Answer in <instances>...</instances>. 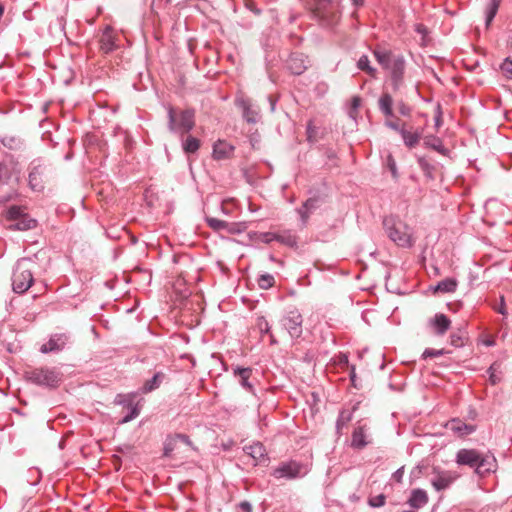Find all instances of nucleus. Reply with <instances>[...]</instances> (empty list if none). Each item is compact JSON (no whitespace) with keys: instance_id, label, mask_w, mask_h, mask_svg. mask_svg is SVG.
I'll return each instance as SVG.
<instances>
[{"instance_id":"nucleus-7","label":"nucleus","mask_w":512,"mask_h":512,"mask_svg":"<svg viewBox=\"0 0 512 512\" xmlns=\"http://www.w3.org/2000/svg\"><path fill=\"white\" fill-rule=\"evenodd\" d=\"M61 373L56 368L40 367L26 372L30 382L48 388H56L61 382Z\"/></svg>"},{"instance_id":"nucleus-57","label":"nucleus","mask_w":512,"mask_h":512,"mask_svg":"<svg viewBox=\"0 0 512 512\" xmlns=\"http://www.w3.org/2000/svg\"><path fill=\"white\" fill-rule=\"evenodd\" d=\"M276 235H277V233H265L263 235V241L265 243H270L274 240L276 241Z\"/></svg>"},{"instance_id":"nucleus-10","label":"nucleus","mask_w":512,"mask_h":512,"mask_svg":"<svg viewBox=\"0 0 512 512\" xmlns=\"http://www.w3.org/2000/svg\"><path fill=\"white\" fill-rule=\"evenodd\" d=\"M307 473L308 467L306 465L297 461H289L281 463L277 468H275L273 471V476L277 479H295L298 477H303Z\"/></svg>"},{"instance_id":"nucleus-16","label":"nucleus","mask_w":512,"mask_h":512,"mask_svg":"<svg viewBox=\"0 0 512 512\" xmlns=\"http://www.w3.org/2000/svg\"><path fill=\"white\" fill-rule=\"evenodd\" d=\"M244 451L247 455L255 460V464H261L268 461V456L264 445L260 442H255L251 445H246Z\"/></svg>"},{"instance_id":"nucleus-44","label":"nucleus","mask_w":512,"mask_h":512,"mask_svg":"<svg viewBox=\"0 0 512 512\" xmlns=\"http://www.w3.org/2000/svg\"><path fill=\"white\" fill-rule=\"evenodd\" d=\"M448 353L445 349H432V348H427L424 350L423 354H422V359H427V358H432V357H439V356H442L444 354Z\"/></svg>"},{"instance_id":"nucleus-12","label":"nucleus","mask_w":512,"mask_h":512,"mask_svg":"<svg viewBox=\"0 0 512 512\" xmlns=\"http://www.w3.org/2000/svg\"><path fill=\"white\" fill-rule=\"evenodd\" d=\"M435 476L431 479V485L436 491H443L448 489L453 482L458 478L456 472L433 469Z\"/></svg>"},{"instance_id":"nucleus-60","label":"nucleus","mask_w":512,"mask_h":512,"mask_svg":"<svg viewBox=\"0 0 512 512\" xmlns=\"http://www.w3.org/2000/svg\"><path fill=\"white\" fill-rule=\"evenodd\" d=\"M415 31L418 32V33H425L426 28L422 24H417L416 28H415Z\"/></svg>"},{"instance_id":"nucleus-56","label":"nucleus","mask_w":512,"mask_h":512,"mask_svg":"<svg viewBox=\"0 0 512 512\" xmlns=\"http://www.w3.org/2000/svg\"><path fill=\"white\" fill-rule=\"evenodd\" d=\"M239 508L243 512H252V505L248 501H242L239 504Z\"/></svg>"},{"instance_id":"nucleus-55","label":"nucleus","mask_w":512,"mask_h":512,"mask_svg":"<svg viewBox=\"0 0 512 512\" xmlns=\"http://www.w3.org/2000/svg\"><path fill=\"white\" fill-rule=\"evenodd\" d=\"M175 438H177V441H181L186 445L190 446L192 444L190 438L185 434H175Z\"/></svg>"},{"instance_id":"nucleus-42","label":"nucleus","mask_w":512,"mask_h":512,"mask_svg":"<svg viewBox=\"0 0 512 512\" xmlns=\"http://www.w3.org/2000/svg\"><path fill=\"white\" fill-rule=\"evenodd\" d=\"M128 408H129V413L122 418L120 423L130 422L133 419H135L136 417H138V415L140 414V408H139L138 404H132Z\"/></svg>"},{"instance_id":"nucleus-6","label":"nucleus","mask_w":512,"mask_h":512,"mask_svg":"<svg viewBox=\"0 0 512 512\" xmlns=\"http://www.w3.org/2000/svg\"><path fill=\"white\" fill-rule=\"evenodd\" d=\"M25 210V207L18 205H12L7 209L5 218L13 222L9 225L10 230L27 231L36 228L37 220L29 216Z\"/></svg>"},{"instance_id":"nucleus-38","label":"nucleus","mask_w":512,"mask_h":512,"mask_svg":"<svg viewBox=\"0 0 512 512\" xmlns=\"http://www.w3.org/2000/svg\"><path fill=\"white\" fill-rule=\"evenodd\" d=\"M0 142L9 149H17L21 145L20 138L13 136V135H5L3 137H0Z\"/></svg>"},{"instance_id":"nucleus-1","label":"nucleus","mask_w":512,"mask_h":512,"mask_svg":"<svg viewBox=\"0 0 512 512\" xmlns=\"http://www.w3.org/2000/svg\"><path fill=\"white\" fill-rule=\"evenodd\" d=\"M455 462L459 466H468L480 478H484L497 469V460L489 452H481L477 449L462 448L457 451Z\"/></svg>"},{"instance_id":"nucleus-52","label":"nucleus","mask_w":512,"mask_h":512,"mask_svg":"<svg viewBox=\"0 0 512 512\" xmlns=\"http://www.w3.org/2000/svg\"><path fill=\"white\" fill-rule=\"evenodd\" d=\"M494 310L497 311L498 313H500L503 316L507 315V309H506V304H505L504 296L500 297V303H499L498 306H494Z\"/></svg>"},{"instance_id":"nucleus-40","label":"nucleus","mask_w":512,"mask_h":512,"mask_svg":"<svg viewBox=\"0 0 512 512\" xmlns=\"http://www.w3.org/2000/svg\"><path fill=\"white\" fill-rule=\"evenodd\" d=\"M257 326L262 334H270L271 337V344H276L277 341L273 337V335L270 332V325L269 322L266 320L265 317L261 316L257 319Z\"/></svg>"},{"instance_id":"nucleus-64","label":"nucleus","mask_w":512,"mask_h":512,"mask_svg":"<svg viewBox=\"0 0 512 512\" xmlns=\"http://www.w3.org/2000/svg\"><path fill=\"white\" fill-rule=\"evenodd\" d=\"M508 47L512 52V34L509 36V39H508Z\"/></svg>"},{"instance_id":"nucleus-18","label":"nucleus","mask_w":512,"mask_h":512,"mask_svg":"<svg viewBox=\"0 0 512 512\" xmlns=\"http://www.w3.org/2000/svg\"><path fill=\"white\" fill-rule=\"evenodd\" d=\"M373 55L379 65H381L383 69L387 70L390 66H392V63H394V60L398 54H394L391 50L385 49L383 47H376L373 50Z\"/></svg>"},{"instance_id":"nucleus-62","label":"nucleus","mask_w":512,"mask_h":512,"mask_svg":"<svg viewBox=\"0 0 512 512\" xmlns=\"http://www.w3.org/2000/svg\"><path fill=\"white\" fill-rule=\"evenodd\" d=\"M441 124H442L441 114L439 113V114L435 117V125H436L437 127H439Z\"/></svg>"},{"instance_id":"nucleus-5","label":"nucleus","mask_w":512,"mask_h":512,"mask_svg":"<svg viewBox=\"0 0 512 512\" xmlns=\"http://www.w3.org/2000/svg\"><path fill=\"white\" fill-rule=\"evenodd\" d=\"M340 0H311L312 11L322 26L332 28L340 18Z\"/></svg>"},{"instance_id":"nucleus-23","label":"nucleus","mask_w":512,"mask_h":512,"mask_svg":"<svg viewBox=\"0 0 512 512\" xmlns=\"http://www.w3.org/2000/svg\"><path fill=\"white\" fill-rule=\"evenodd\" d=\"M234 376L238 377L240 385L247 391L254 394V386L250 382L252 375V368L250 367H236L233 371Z\"/></svg>"},{"instance_id":"nucleus-27","label":"nucleus","mask_w":512,"mask_h":512,"mask_svg":"<svg viewBox=\"0 0 512 512\" xmlns=\"http://www.w3.org/2000/svg\"><path fill=\"white\" fill-rule=\"evenodd\" d=\"M392 106H393L392 96L389 93H383L378 100L379 110L386 117H393L394 113H393Z\"/></svg>"},{"instance_id":"nucleus-50","label":"nucleus","mask_w":512,"mask_h":512,"mask_svg":"<svg viewBox=\"0 0 512 512\" xmlns=\"http://www.w3.org/2000/svg\"><path fill=\"white\" fill-rule=\"evenodd\" d=\"M385 504V496L380 494L369 499V505L375 508L381 507Z\"/></svg>"},{"instance_id":"nucleus-61","label":"nucleus","mask_w":512,"mask_h":512,"mask_svg":"<svg viewBox=\"0 0 512 512\" xmlns=\"http://www.w3.org/2000/svg\"><path fill=\"white\" fill-rule=\"evenodd\" d=\"M351 1H352V4H353L356 8H358V7L363 6V4H364V1H365V0H351Z\"/></svg>"},{"instance_id":"nucleus-33","label":"nucleus","mask_w":512,"mask_h":512,"mask_svg":"<svg viewBox=\"0 0 512 512\" xmlns=\"http://www.w3.org/2000/svg\"><path fill=\"white\" fill-rule=\"evenodd\" d=\"M200 148V140L193 137L188 136L185 140L182 141V149L186 154H194Z\"/></svg>"},{"instance_id":"nucleus-54","label":"nucleus","mask_w":512,"mask_h":512,"mask_svg":"<svg viewBox=\"0 0 512 512\" xmlns=\"http://www.w3.org/2000/svg\"><path fill=\"white\" fill-rule=\"evenodd\" d=\"M403 475H404V467H400L399 469H397L393 475H392V479L398 483H400L403 479Z\"/></svg>"},{"instance_id":"nucleus-22","label":"nucleus","mask_w":512,"mask_h":512,"mask_svg":"<svg viewBox=\"0 0 512 512\" xmlns=\"http://www.w3.org/2000/svg\"><path fill=\"white\" fill-rule=\"evenodd\" d=\"M100 49L103 53L108 54L115 50V36L113 29L110 26H106L100 38Z\"/></svg>"},{"instance_id":"nucleus-41","label":"nucleus","mask_w":512,"mask_h":512,"mask_svg":"<svg viewBox=\"0 0 512 512\" xmlns=\"http://www.w3.org/2000/svg\"><path fill=\"white\" fill-rule=\"evenodd\" d=\"M206 222H207L208 226L215 231L224 230L228 227V223L226 221H223V220H220L217 218H213V217L206 218Z\"/></svg>"},{"instance_id":"nucleus-3","label":"nucleus","mask_w":512,"mask_h":512,"mask_svg":"<svg viewBox=\"0 0 512 512\" xmlns=\"http://www.w3.org/2000/svg\"><path fill=\"white\" fill-rule=\"evenodd\" d=\"M35 261L31 258L19 259L12 273V289L17 294L25 293L34 283Z\"/></svg>"},{"instance_id":"nucleus-15","label":"nucleus","mask_w":512,"mask_h":512,"mask_svg":"<svg viewBox=\"0 0 512 512\" xmlns=\"http://www.w3.org/2000/svg\"><path fill=\"white\" fill-rule=\"evenodd\" d=\"M286 66L294 75H301L307 69V59L302 53H291Z\"/></svg>"},{"instance_id":"nucleus-11","label":"nucleus","mask_w":512,"mask_h":512,"mask_svg":"<svg viewBox=\"0 0 512 512\" xmlns=\"http://www.w3.org/2000/svg\"><path fill=\"white\" fill-rule=\"evenodd\" d=\"M405 66L406 62L404 56L398 54L392 66L387 69L390 73L391 86L394 91H398L403 86Z\"/></svg>"},{"instance_id":"nucleus-24","label":"nucleus","mask_w":512,"mask_h":512,"mask_svg":"<svg viewBox=\"0 0 512 512\" xmlns=\"http://www.w3.org/2000/svg\"><path fill=\"white\" fill-rule=\"evenodd\" d=\"M233 151L234 147L225 141L219 140L213 145V157L216 160H224L230 158L233 154Z\"/></svg>"},{"instance_id":"nucleus-30","label":"nucleus","mask_w":512,"mask_h":512,"mask_svg":"<svg viewBox=\"0 0 512 512\" xmlns=\"http://www.w3.org/2000/svg\"><path fill=\"white\" fill-rule=\"evenodd\" d=\"M422 133L420 131H408L407 129L401 131V137L404 144L408 148H414L420 141Z\"/></svg>"},{"instance_id":"nucleus-28","label":"nucleus","mask_w":512,"mask_h":512,"mask_svg":"<svg viewBox=\"0 0 512 512\" xmlns=\"http://www.w3.org/2000/svg\"><path fill=\"white\" fill-rule=\"evenodd\" d=\"M487 373L489 375V382L492 385L500 383L503 375L502 363L499 361L493 362L488 368Z\"/></svg>"},{"instance_id":"nucleus-45","label":"nucleus","mask_w":512,"mask_h":512,"mask_svg":"<svg viewBox=\"0 0 512 512\" xmlns=\"http://www.w3.org/2000/svg\"><path fill=\"white\" fill-rule=\"evenodd\" d=\"M386 163H387L388 169L390 170V172L392 174L393 179L397 180L398 177H399L398 170H397V165H396L395 159L393 158V156L391 154H389L387 156Z\"/></svg>"},{"instance_id":"nucleus-51","label":"nucleus","mask_w":512,"mask_h":512,"mask_svg":"<svg viewBox=\"0 0 512 512\" xmlns=\"http://www.w3.org/2000/svg\"><path fill=\"white\" fill-rule=\"evenodd\" d=\"M397 108H398V111L399 113L402 115V116H409L411 114V107L408 106L406 103H404L403 101H399L397 103Z\"/></svg>"},{"instance_id":"nucleus-29","label":"nucleus","mask_w":512,"mask_h":512,"mask_svg":"<svg viewBox=\"0 0 512 512\" xmlns=\"http://www.w3.org/2000/svg\"><path fill=\"white\" fill-rule=\"evenodd\" d=\"M424 145L431 148L442 155H447L448 149L443 146L442 140L437 136H426L424 138Z\"/></svg>"},{"instance_id":"nucleus-46","label":"nucleus","mask_w":512,"mask_h":512,"mask_svg":"<svg viewBox=\"0 0 512 512\" xmlns=\"http://www.w3.org/2000/svg\"><path fill=\"white\" fill-rule=\"evenodd\" d=\"M133 399H134L133 395H122V394H118V395L116 396L115 402H116L117 404H121V405H123V406H125V407H129V406H131L132 404H134V403H133Z\"/></svg>"},{"instance_id":"nucleus-8","label":"nucleus","mask_w":512,"mask_h":512,"mask_svg":"<svg viewBox=\"0 0 512 512\" xmlns=\"http://www.w3.org/2000/svg\"><path fill=\"white\" fill-rule=\"evenodd\" d=\"M47 165L41 159L33 160L28 166V185L32 191L42 192L47 179Z\"/></svg>"},{"instance_id":"nucleus-59","label":"nucleus","mask_w":512,"mask_h":512,"mask_svg":"<svg viewBox=\"0 0 512 512\" xmlns=\"http://www.w3.org/2000/svg\"><path fill=\"white\" fill-rule=\"evenodd\" d=\"M360 104H361V99L359 97H357V96L353 97V99H352V107L354 109H357L360 106Z\"/></svg>"},{"instance_id":"nucleus-37","label":"nucleus","mask_w":512,"mask_h":512,"mask_svg":"<svg viewBox=\"0 0 512 512\" xmlns=\"http://www.w3.org/2000/svg\"><path fill=\"white\" fill-rule=\"evenodd\" d=\"M276 241H278L284 245H287L289 247H294L297 245V237L290 231H284L282 233H277Z\"/></svg>"},{"instance_id":"nucleus-63","label":"nucleus","mask_w":512,"mask_h":512,"mask_svg":"<svg viewBox=\"0 0 512 512\" xmlns=\"http://www.w3.org/2000/svg\"><path fill=\"white\" fill-rule=\"evenodd\" d=\"M355 377H356V374H355V368L352 367V370L350 372V378H351V381L354 382L355 380Z\"/></svg>"},{"instance_id":"nucleus-35","label":"nucleus","mask_w":512,"mask_h":512,"mask_svg":"<svg viewBox=\"0 0 512 512\" xmlns=\"http://www.w3.org/2000/svg\"><path fill=\"white\" fill-rule=\"evenodd\" d=\"M357 67L361 71L366 72L372 78H376V76H377V69L370 65V61H369V58H368L367 55H362L359 58V60L357 62Z\"/></svg>"},{"instance_id":"nucleus-43","label":"nucleus","mask_w":512,"mask_h":512,"mask_svg":"<svg viewBox=\"0 0 512 512\" xmlns=\"http://www.w3.org/2000/svg\"><path fill=\"white\" fill-rule=\"evenodd\" d=\"M258 284L262 289H268L274 285V277L270 274L261 275Z\"/></svg>"},{"instance_id":"nucleus-39","label":"nucleus","mask_w":512,"mask_h":512,"mask_svg":"<svg viewBox=\"0 0 512 512\" xmlns=\"http://www.w3.org/2000/svg\"><path fill=\"white\" fill-rule=\"evenodd\" d=\"M177 444V438L174 436H168L164 442L163 456L170 457L172 452L175 450Z\"/></svg>"},{"instance_id":"nucleus-47","label":"nucleus","mask_w":512,"mask_h":512,"mask_svg":"<svg viewBox=\"0 0 512 512\" xmlns=\"http://www.w3.org/2000/svg\"><path fill=\"white\" fill-rule=\"evenodd\" d=\"M501 71L507 78H512V60L507 57L500 66Z\"/></svg>"},{"instance_id":"nucleus-9","label":"nucleus","mask_w":512,"mask_h":512,"mask_svg":"<svg viewBox=\"0 0 512 512\" xmlns=\"http://www.w3.org/2000/svg\"><path fill=\"white\" fill-rule=\"evenodd\" d=\"M281 324L291 338L298 339L302 335L303 317L298 309L292 308L288 310L282 317Z\"/></svg>"},{"instance_id":"nucleus-17","label":"nucleus","mask_w":512,"mask_h":512,"mask_svg":"<svg viewBox=\"0 0 512 512\" xmlns=\"http://www.w3.org/2000/svg\"><path fill=\"white\" fill-rule=\"evenodd\" d=\"M369 443L366 425L356 427L352 433L351 447L361 450Z\"/></svg>"},{"instance_id":"nucleus-48","label":"nucleus","mask_w":512,"mask_h":512,"mask_svg":"<svg viewBox=\"0 0 512 512\" xmlns=\"http://www.w3.org/2000/svg\"><path fill=\"white\" fill-rule=\"evenodd\" d=\"M306 134H307V140L309 142L316 141V127L313 125L312 121H309L307 123Z\"/></svg>"},{"instance_id":"nucleus-19","label":"nucleus","mask_w":512,"mask_h":512,"mask_svg":"<svg viewBox=\"0 0 512 512\" xmlns=\"http://www.w3.org/2000/svg\"><path fill=\"white\" fill-rule=\"evenodd\" d=\"M445 427L457 436H466L475 431L473 425L466 424L458 418L448 421Z\"/></svg>"},{"instance_id":"nucleus-25","label":"nucleus","mask_w":512,"mask_h":512,"mask_svg":"<svg viewBox=\"0 0 512 512\" xmlns=\"http://www.w3.org/2000/svg\"><path fill=\"white\" fill-rule=\"evenodd\" d=\"M166 379V374L159 371L156 372L153 377L143 384L141 392L144 394L150 393L160 387L162 382Z\"/></svg>"},{"instance_id":"nucleus-31","label":"nucleus","mask_w":512,"mask_h":512,"mask_svg":"<svg viewBox=\"0 0 512 512\" xmlns=\"http://www.w3.org/2000/svg\"><path fill=\"white\" fill-rule=\"evenodd\" d=\"M457 280L454 278H446L437 283L434 287L435 292L452 293L457 288Z\"/></svg>"},{"instance_id":"nucleus-2","label":"nucleus","mask_w":512,"mask_h":512,"mask_svg":"<svg viewBox=\"0 0 512 512\" xmlns=\"http://www.w3.org/2000/svg\"><path fill=\"white\" fill-rule=\"evenodd\" d=\"M383 228L388 238L397 246L410 248L414 244L409 226L398 216L389 215L383 218Z\"/></svg>"},{"instance_id":"nucleus-58","label":"nucleus","mask_w":512,"mask_h":512,"mask_svg":"<svg viewBox=\"0 0 512 512\" xmlns=\"http://www.w3.org/2000/svg\"><path fill=\"white\" fill-rule=\"evenodd\" d=\"M451 344L456 347L460 346L461 338L457 335H451Z\"/></svg>"},{"instance_id":"nucleus-13","label":"nucleus","mask_w":512,"mask_h":512,"mask_svg":"<svg viewBox=\"0 0 512 512\" xmlns=\"http://www.w3.org/2000/svg\"><path fill=\"white\" fill-rule=\"evenodd\" d=\"M70 342V335L67 333H56L50 336L49 340L40 347L44 354L57 353L62 351Z\"/></svg>"},{"instance_id":"nucleus-4","label":"nucleus","mask_w":512,"mask_h":512,"mask_svg":"<svg viewBox=\"0 0 512 512\" xmlns=\"http://www.w3.org/2000/svg\"><path fill=\"white\" fill-rule=\"evenodd\" d=\"M167 116L169 131L180 136L189 133L195 126L194 109L177 110L169 105Z\"/></svg>"},{"instance_id":"nucleus-36","label":"nucleus","mask_w":512,"mask_h":512,"mask_svg":"<svg viewBox=\"0 0 512 512\" xmlns=\"http://www.w3.org/2000/svg\"><path fill=\"white\" fill-rule=\"evenodd\" d=\"M352 420V413L346 410H342L336 421V431L338 435L342 434V429L348 425Z\"/></svg>"},{"instance_id":"nucleus-20","label":"nucleus","mask_w":512,"mask_h":512,"mask_svg":"<svg viewBox=\"0 0 512 512\" xmlns=\"http://www.w3.org/2000/svg\"><path fill=\"white\" fill-rule=\"evenodd\" d=\"M318 208V199L309 198L307 199L300 208L297 209V213L300 216L302 226H306L310 215Z\"/></svg>"},{"instance_id":"nucleus-21","label":"nucleus","mask_w":512,"mask_h":512,"mask_svg":"<svg viewBox=\"0 0 512 512\" xmlns=\"http://www.w3.org/2000/svg\"><path fill=\"white\" fill-rule=\"evenodd\" d=\"M428 500L427 492L424 489L417 488L411 491L407 503L413 509H421L428 503Z\"/></svg>"},{"instance_id":"nucleus-26","label":"nucleus","mask_w":512,"mask_h":512,"mask_svg":"<svg viewBox=\"0 0 512 512\" xmlns=\"http://www.w3.org/2000/svg\"><path fill=\"white\" fill-rule=\"evenodd\" d=\"M432 323L436 334L443 335L450 328L451 321L445 314L439 313L435 315Z\"/></svg>"},{"instance_id":"nucleus-53","label":"nucleus","mask_w":512,"mask_h":512,"mask_svg":"<svg viewBox=\"0 0 512 512\" xmlns=\"http://www.w3.org/2000/svg\"><path fill=\"white\" fill-rule=\"evenodd\" d=\"M417 162L419 167L425 172H429L432 169V166L424 157H419Z\"/></svg>"},{"instance_id":"nucleus-14","label":"nucleus","mask_w":512,"mask_h":512,"mask_svg":"<svg viewBox=\"0 0 512 512\" xmlns=\"http://www.w3.org/2000/svg\"><path fill=\"white\" fill-rule=\"evenodd\" d=\"M236 105L242 109L243 118L248 122L255 124L259 118V109L254 107L248 98H238Z\"/></svg>"},{"instance_id":"nucleus-34","label":"nucleus","mask_w":512,"mask_h":512,"mask_svg":"<svg viewBox=\"0 0 512 512\" xmlns=\"http://www.w3.org/2000/svg\"><path fill=\"white\" fill-rule=\"evenodd\" d=\"M501 0H490L485 10V22L486 26L489 27L494 17L497 14Z\"/></svg>"},{"instance_id":"nucleus-49","label":"nucleus","mask_w":512,"mask_h":512,"mask_svg":"<svg viewBox=\"0 0 512 512\" xmlns=\"http://www.w3.org/2000/svg\"><path fill=\"white\" fill-rule=\"evenodd\" d=\"M385 126L398 132L400 135H401V131L406 129L404 125H400L398 121H393V120H386Z\"/></svg>"},{"instance_id":"nucleus-32","label":"nucleus","mask_w":512,"mask_h":512,"mask_svg":"<svg viewBox=\"0 0 512 512\" xmlns=\"http://www.w3.org/2000/svg\"><path fill=\"white\" fill-rule=\"evenodd\" d=\"M14 167L6 162H0V186L7 185L12 178Z\"/></svg>"}]
</instances>
